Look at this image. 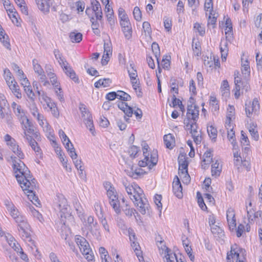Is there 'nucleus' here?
<instances>
[{"label":"nucleus","mask_w":262,"mask_h":262,"mask_svg":"<svg viewBox=\"0 0 262 262\" xmlns=\"http://www.w3.org/2000/svg\"><path fill=\"white\" fill-rule=\"evenodd\" d=\"M7 210L17 224L19 235L28 246L35 244L34 241L31 236L30 231L31 227L27 219L18 210L13 203L8 200L4 201Z\"/></svg>","instance_id":"f257e3e1"},{"label":"nucleus","mask_w":262,"mask_h":262,"mask_svg":"<svg viewBox=\"0 0 262 262\" xmlns=\"http://www.w3.org/2000/svg\"><path fill=\"white\" fill-rule=\"evenodd\" d=\"M11 159L15 177L21 188L30 191L35 186L36 180L32 178L30 170L21 159L14 156H11Z\"/></svg>","instance_id":"f03ea898"},{"label":"nucleus","mask_w":262,"mask_h":262,"mask_svg":"<svg viewBox=\"0 0 262 262\" xmlns=\"http://www.w3.org/2000/svg\"><path fill=\"white\" fill-rule=\"evenodd\" d=\"M123 185L130 199L135 205L139 207V210L142 214L148 210L149 205L148 201L144 197L143 190L136 184H129L127 181H123Z\"/></svg>","instance_id":"7ed1b4c3"},{"label":"nucleus","mask_w":262,"mask_h":262,"mask_svg":"<svg viewBox=\"0 0 262 262\" xmlns=\"http://www.w3.org/2000/svg\"><path fill=\"white\" fill-rule=\"evenodd\" d=\"M83 227L81 228L82 232L88 235L90 232L96 239H99L101 237L100 229L98 223L94 221V218L92 215H89L86 218H84Z\"/></svg>","instance_id":"20e7f679"},{"label":"nucleus","mask_w":262,"mask_h":262,"mask_svg":"<svg viewBox=\"0 0 262 262\" xmlns=\"http://www.w3.org/2000/svg\"><path fill=\"white\" fill-rule=\"evenodd\" d=\"M142 150L144 158L143 160L139 162L138 165L140 167H145L148 166L149 169H151L155 166L158 162V154L157 151H153L150 154V159L149 158V154L147 150L149 148L148 144L144 142L142 144Z\"/></svg>","instance_id":"39448f33"},{"label":"nucleus","mask_w":262,"mask_h":262,"mask_svg":"<svg viewBox=\"0 0 262 262\" xmlns=\"http://www.w3.org/2000/svg\"><path fill=\"white\" fill-rule=\"evenodd\" d=\"M57 200L55 202L56 208L59 210L60 217L63 224L65 222L63 218H72L70 206L68 205L67 199L62 194L57 195Z\"/></svg>","instance_id":"423d86ee"},{"label":"nucleus","mask_w":262,"mask_h":262,"mask_svg":"<svg viewBox=\"0 0 262 262\" xmlns=\"http://www.w3.org/2000/svg\"><path fill=\"white\" fill-rule=\"evenodd\" d=\"M20 122L22 124V127L24 130V137L25 139H26V135L32 136L37 140H39L40 139L39 133L34 131L33 125L27 117L25 119H22Z\"/></svg>","instance_id":"0eeeda50"},{"label":"nucleus","mask_w":262,"mask_h":262,"mask_svg":"<svg viewBox=\"0 0 262 262\" xmlns=\"http://www.w3.org/2000/svg\"><path fill=\"white\" fill-rule=\"evenodd\" d=\"M199 115V107L197 105H187L186 118L184 120V123L197 121Z\"/></svg>","instance_id":"6e6552de"},{"label":"nucleus","mask_w":262,"mask_h":262,"mask_svg":"<svg viewBox=\"0 0 262 262\" xmlns=\"http://www.w3.org/2000/svg\"><path fill=\"white\" fill-rule=\"evenodd\" d=\"M60 65L63 69L66 74L72 79L75 82L78 83V78L76 76V73L72 69L71 67L69 65L67 61L64 60L63 58H61L58 60Z\"/></svg>","instance_id":"1a4fd4ad"},{"label":"nucleus","mask_w":262,"mask_h":262,"mask_svg":"<svg viewBox=\"0 0 262 262\" xmlns=\"http://www.w3.org/2000/svg\"><path fill=\"white\" fill-rule=\"evenodd\" d=\"M80 110L81 111L82 117L83 118L84 122L86 127L89 128L93 135H95L93 121L91 114L85 108H83V110L80 108Z\"/></svg>","instance_id":"9d476101"},{"label":"nucleus","mask_w":262,"mask_h":262,"mask_svg":"<svg viewBox=\"0 0 262 262\" xmlns=\"http://www.w3.org/2000/svg\"><path fill=\"white\" fill-rule=\"evenodd\" d=\"M245 111L248 117H250L253 112H255L259 109V104L257 98H255L252 102H249L245 104Z\"/></svg>","instance_id":"9b49d317"},{"label":"nucleus","mask_w":262,"mask_h":262,"mask_svg":"<svg viewBox=\"0 0 262 262\" xmlns=\"http://www.w3.org/2000/svg\"><path fill=\"white\" fill-rule=\"evenodd\" d=\"M172 190L173 193L177 198L179 199L182 198V186L179 178L177 176L175 177L173 182Z\"/></svg>","instance_id":"f8f14e48"},{"label":"nucleus","mask_w":262,"mask_h":262,"mask_svg":"<svg viewBox=\"0 0 262 262\" xmlns=\"http://www.w3.org/2000/svg\"><path fill=\"white\" fill-rule=\"evenodd\" d=\"M104 54L102 56L101 63L103 66L107 64L110 58V55H112V50L110 42H104Z\"/></svg>","instance_id":"ddd939ff"},{"label":"nucleus","mask_w":262,"mask_h":262,"mask_svg":"<svg viewBox=\"0 0 262 262\" xmlns=\"http://www.w3.org/2000/svg\"><path fill=\"white\" fill-rule=\"evenodd\" d=\"M38 8L44 13H48L50 11V6L52 4V0H36Z\"/></svg>","instance_id":"4468645a"},{"label":"nucleus","mask_w":262,"mask_h":262,"mask_svg":"<svg viewBox=\"0 0 262 262\" xmlns=\"http://www.w3.org/2000/svg\"><path fill=\"white\" fill-rule=\"evenodd\" d=\"M84 257L89 262H94V255L90 247H78Z\"/></svg>","instance_id":"2eb2a0df"},{"label":"nucleus","mask_w":262,"mask_h":262,"mask_svg":"<svg viewBox=\"0 0 262 262\" xmlns=\"http://www.w3.org/2000/svg\"><path fill=\"white\" fill-rule=\"evenodd\" d=\"M92 11L95 12L97 20H101L102 18V12L100 3L97 0H93L91 2Z\"/></svg>","instance_id":"dca6fc26"},{"label":"nucleus","mask_w":262,"mask_h":262,"mask_svg":"<svg viewBox=\"0 0 262 262\" xmlns=\"http://www.w3.org/2000/svg\"><path fill=\"white\" fill-rule=\"evenodd\" d=\"M242 73L244 76V79L246 80L245 82L247 83L250 76V69L248 60L243 61V59H242ZM246 84L244 86H246Z\"/></svg>","instance_id":"f3484780"},{"label":"nucleus","mask_w":262,"mask_h":262,"mask_svg":"<svg viewBox=\"0 0 262 262\" xmlns=\"http://www.w3.org/2000/svg\"><path fill=\"white\" fill-rule=\"evenodd\" d=\"M11 106L13 108L14 113L17 116L19 121L22 119H25L27 117L25 115L24 111L21 108L20 105L16 104L15 102H13Z\"/></svg>","instance_id":"a211bd4d"},{"label":"nucleus","mask_w":262,"mask_h":262,"mask_svg":"<svg viewBox=\"0 0 262 262\" xmlns=\"http://www.w3.org/2000/svg\"><path fill=\"white\" fill-rule=\"evenodd\" d=\"M26 140H27L29 145L31 147L32 149L37 154H40L41 153V149L40 147L38 146V143L36 141L35 139L32 136H28L26 135Z\"/></svg>","instance_id":"6ab92c4d"},{"label":"nucleus","mask_w":262,"mask_h":262,"mask_svg":"<svg viewBox=\"0 0 262 262\" xmlns=\"http://www.w3.org/2000/svg\"><path fill=\"white\" fill-rule=\"evenodd\" d=\"M37 94L39 96V99H41L46 103L47 105L50 110L53 107L56 105L43 91H38Z\"/></svg>","instance_id":"aec40b11"},{"label":"nucleus","mask_w":262,"mask_h":262,"mask_svg":"<svg viewBox=\"0 0 262 262\" xmlns=\"http://www.w3.org/2000/svg\"><path fill=\"white\" fill-rule=\"evenodd\" d=\"M108 198L110 199V204L114 209L115 212L117 214L120 213L121 212V210L120 209V203L116 194L112 195L111 197Z\"/></svg>","instance_id":"412c9836"},{"label":"nucleus","mask_w":262,"mask_h":262,"mask_svg":"<svg viewBox=\"0 0 262 262\" xmlns=\"http://www.w3.org/2000/svg\"><path fill=\"white\" fill-rule=\"evenodd\" d=\"M188 164H183V165H179V176L180 177L183 176V178L186 181V183L189 182L190 181V176L188 173Z\"/></svg>","instance_id":"4be33fe9"},{"label":"nucleus","mask_w":262,"mask_h":262,"mask_svg":"<svg viewBox=\"0 0 262 262\" xmlns=\"http://www.w3.org/2000/svg\"><path fill=\"white\" fill-rule=\"evenodd\" d=\"M163 140L164 144L167 148L171 149L174 146L175 139L172 134H169L165 135Z\"/></svg>","instance_id":"5701e85b"},{"label":"nucleus","mask_w":262,"mask_h":262,"mask_svg":"<svg viewBox=\"0 0 262 262\" xmlns=\"http://www.w3.org/2000/svg\"><path fill=\"white\" fill-rule=\"evenodd\" d=\"M36 181L35 182V186L32 189H31L30 191L29 190L25 189L24 188H21L23 191H26V193H29V194H28V197L30 199H32L31 200L32 202L37 206V204L40 205L39 200L38 197L34 194V192H33L34 189L36 188Z\"/></svg>","instance_id":"b1692460"},{"label":"nucleus","mask_w":262,"mask_h":262,"mask_svg":"<svg viewBox=\"0 0 262 262\" xmlns=\"http://www.w3.org/2000/svg\"><path fill=\"white\" fill-rule=\"evenodd\" d=\"M228 43L227 39L221 40L220 45V49L222 59H226L228 52Z\"/></svg>","instance_id":"393cba45"},{"label":"nucleus","mask_w":262,"mask_h":262,"mask_svg":"<svg viewBox=\"0 0 262 262\" xmlns=\"http://www.w3.org/2000/svg\"><path fill=\"white\" fill-rule=\"evenodd\" d=\"M197 121L190 122L189 123H184L186 126V129L190 130V133L192 136H195V135L199 134L198 132V126L196 123Z\"/></svg>","instance_id":"a878e982"},{"label":"nucleus","mask_w":262,"mask_h":262,"mask_svg":"<svg viewBox=\"0 0 262 262\" xmlns=\"http://www.w3.org/2000/svg\"><path fill=\"white\" fill-rule=\"evenodd\" d=\"M222 169V165H220V163L216 160L211 166L212 176L215 177H219L221 174Z\"/></svg>","instance_id":"bb28decb"},{"label":"nucleus","mask_w":262,"mask_h":262,"mask_svg":"<svg viewBox=\"0 0 262 262\" xmlns=\"http://www.w3.org/2000/svg\"><path fill=\"white\" fill-rule=\"evenodd\" d=\"M245 82L242 80L241 78H238L237 77H235V88L234 90L235 91L234 95L236 99H238L240 95V90L242 86H243Z\"/></svg>","instance_id":"cd10ccee"},{"label":"nucleus","mask_w":262,"mask_h":262,"mask_svg":"<svg viewBox=\"0 0 262 262\" xmlns=\"http://www.w3.org/2000/svg\"><path fill=\"white\" fill-rule=\"evenodd\" d=\"M64 145L71 158L72 159H76L77 158V155L73 144L71 142H67L66 143L64 144Z\"/></svg>","instance_id":"c85d7f7f"},{"label":"nucleus","mask_w":262,"mask_h":262,"mask_svg":"<svg viewBox=\"0 0 262 262\" xmlns=\"http://www.w3.org/2000/svg\"><path fill=\"white\" fill-rule=\"evenodd\" d=\"M24 88V90L27 94L28 98L30 99L31 101H34V93H33L31 86L30 85V82L28 81V83H26V84H21Z\"/></svg>","instance_id":"c756f323"},{"label":"nucleus","mask_w":262,"mask_h":262,"mask_svg":"<svg viewBox=\"0 0 262 262\" xmlns=\"http://www.w3.org/2000/svg\"><path fill=\"white\" fill-rule=\"evenodd\" d=\"M240 248H233V247H231V249L230 252H228L227 254V262H234L233 259H236V255L234 254V253H239Z\"/></svg>","instance_id":"7c9ffc66"},{"label":"nucleus","mask_w":262,"mask_h":262,"mask_svg":"<svg viewBox=\"0 0 262 262\" xmlns=\"http://www.w3.org/2000/svg\"><path fill=\"white\" fill-rule=\"evenodd\" d=\"M9 87L17 98H20L21 97V94L20 92L19 86L18 85L17 83L15 80H14V82L12 81V82L11 83V85H9Z\"/></svg>","instance_id":"2f4dec72"},{"label":"nucleus","mask_w":262,"mask_h":262,"mask_svg":"<svg viewBox=\"0 0 262 262\" xmlns=\"http://www.w3.org/2000/svg\"><path fill=\"white\" fill-rule=\"evenodd\" d=\"M0 40L7 49H10V44L9 41V37L5 33V31H0Z\"/></svg>","instance_id":"473e14b6"},{"label":"nucleus","mask_w":262,"mask_h":262,"mask_svg":"<svg viewBox=\"0 0 262 262\" xmlns=\"http://www.w3.org/2000/svg\"><path fill=\"white\" fill-rule=\"evenodd\" d=\"M211 230L212 233L215 235V237H217L219 238H221L223 240L222 237L224 236V233L222 229L219 226L215 225L211 227Z\"/></svg>","instance_id":"72a5a7b5"},{"label":"nucleus","mask_w":262,"mask_h":262,"mask_svg":"<svg viewBox=\"0 0 262 262\" xmlns=\"http://www.w3.org/2000/svg\"><path fill=\"white\" fill-rule=\"evenodd\" d=\"M69 37L72 42L78 43L82 40V34L79 32H72Z\"/></svg>","instance_id":"f704fd0d"},{"label":"nucleus","mask_w":262,"mask_h":262,"mask_svg":"<svg viewBox=\"0 0 262 262\" xmlns=\"http://www.w3.org/2000/svg\"><path fill=\"white\" fill-rule=\"evenodd\" d=\"M0 118L6 119L8 123H10L12 119L11 116L5 112V108L2 106L1 103H0Z\"/></svg>","instance_id":"c9c22d12"},{"label":"nucleus","mask_w":262,"mask_h":262,"mask_svg":"<svg viewBox=\"0 0 262 262\" xmlns=\"http://www.w3.org/2000/svg\"><path fill=\"white\" fill-rule=\"evenodd\" d=\"M166 249L164 250L165 251V257L166 259V262H174V259L175 258L174 256L173 255V254H176L175 253L173 252L171 249L168 248V247H165Z\"/></svg>","instance_id":"e433bc0d"},{"label":"nucleus","mask_w":262,"mask_h":262,"mask_svg":"<svg viewBox=\"0 0 262 262\" xmlns=\"http://www.w3.org/2000/svg\"><path fill=\"white\" fill-rule=\"evenodd\" d=\"M212 151L209 149L207 150L203 155V161L205 165H207L213 162L212 160Z\"/></svg>","instance_id":"4c0bfd02"},{"label":"nucleus","mask_w":262,"mask_h":262,"mask_svg":"<svg viewBox=\"0 0 262 262\" xmlns=\"http://www.w3.org/2000/svg\"><path fill=\"white\" fill-rule=\"evenodd\" d=\"M131 83L132 84V86L135 91L137 93V95L138 97H141L142 95V92H141V89L140 88V83L138 79L135 78V80H130Z\"/></svg>","instance_id":"58836bf2"},{"label":"nucleus","mask_w":262,"mask_h":262,"mask_svg":"<svg viewBox=\"0 0 262 262\" xmlns=\"http://www.w3.org/2000/svg\"><path fill=\"white\" fill-rule=\"evenodd\" d=\"M172 107H175L177 105H178L180 107V110L184 113L185 112V107L183 105L182 101L179 99H177L176 97V96L175 95H173L172 96ZM170 106H171V105H170Z\"/></svg>","instance_id":"ea45409f"},{"label":"nucleus","mask_w":262,"mask_h":262,"mask_svg":"<svg viewBox=\"0 0 262 262\" xmlns=\"http://www.w3.org/2000/svg\"><path fill=\"white\" fill-rule=\"evenodd\" d=\"M151 49L157 59V62L159 63V60H160V51L158 44L156 42H153L151 45Z\"/></svg>","instance_id":"a19ab883"},{"label":"nucleus","mask_w":262,"mask_h":262,"mask_svg":"<svg viewBox=\"0 0 262 262\" xmlns=\"http://www.w3.org/2000/svg\"><path fill=\"white\" fill-rule=\"evenodd\" d=\"M75 241L77 246H90L86 239L80 235H76L75 236Z\"/></svg>","instance_id":"79ce46f5"},{"label":"nucleus","mask_w":262,"mask_h":262,"mask_svg":"<svg viewBox=\"0 0 262 262\" xmlns=\"http://www.w3.org/2000/svg\"><path fill=\"white\" fill-rule=\"evenodd\" d=\"M207 132L209 136L212 141L215 142L217 137V130L212 125L207 127Z\"/></svg>","instance_id":"37998d69"},{"label":"nucleus","mask_w":262,"mask_h":262,"mask_svg":"<svg viewBox=\"0 0 262 262\" xmlns=\"http://www.w3.org/2000/svg\"><path fill=\"white\" fill-rule=\"evenodd\" d=\"M227 137L233 147L235 148V146H237V144L235 139V133L233 131V127L232 128L228 130Z\"/></svg>","instance_id":"c03bdc74"},{"label":"nucleus","mask_w":262,"mask_h":262,"mask_svg":"<svg viewBox=\"0 0 262 262\" xmlns=\"http://www.w3.org/2000/svg\"><path fill=\"white\" fill-rule=\"evenodd\" d=\"M11 149L20 159H23L24 158L25 155L17 144L13 147L11 148Z\"/></svg>","instance_id":"a18cd8bd"},{"label":"nucleus","mask_w":262,"mask_h":262,"mask_svg":"<svg viewBox=\"0 0 262 262\" xmlns=\"http://www.w3.org/2000/svg\"><path fill=\"white\" fill-rule=\"evenodd\" d=\"M4 139L5 141L7 142V145L9 146L10 149L13 147L17 144L15 140L8 134L5 136Z\"/></svg>","instance_id":"49530a36"},{"label":"nucleus","mask_w":262,"mask_h":262,"mask_svg":"<svg viewBox=\"0 0 262 262\" xmlns=\"http://www.w3.org/2000/svg\"><path fill=\"white\" fill-rule=\"evenodd\" d=\"M12 249L14 250V251H16L18 254L19 253L21 258L23 260L26 261H27L28 260L27 255L24 252L23 249L21 248V247H12Z\"/></svg>","instance_id":"de8ad7c7"},{"label":"nucleus","mask_w":262,"mask_h":262,"mask_svg":"<svg viewBox=\"0 0 262 262\" xmlns=\"http://www.w3.org/2000/svg\"><path fill=\"white\" fill-rule=\"evenodd\" d=\"M4 238L7 242L9 246H11V245H13V246H16V244H19L15 238L9 233L5 234Z\"/></svg>","instance_id":"09e8293b"},{"label":"nucleus","mask_w":262,"mask_h":262,"mask_svg":"<svg viewBox=\"0 0 262 262\" xmlns=\"http://www.w3.org/2000/svg\"><path fill=\"white\" fill-rule=\"evenodd\" d=\"M94 208L96 212V214L98 218L102 217L104 216V213L102 210V208L100 204L98 203H96L94 204Z\"/></svg>","instance_id":"8fccbe9b"},{"label":"nucleus","mask_w":262,"mask_h":262,"mask_svg":"<svg viewBox=\"0 0 262 262\" xmlns=\"http://www.w3.org/2000/svg\"><path fill=\"white\" fill-rule=\"evenodd\" d=\"M4 77L6 82H9V80H11V83H12V81L14 82L15 80L12 73L8 69H5L4 70Z\"/></svg>","instance_id":"3c124183"},{"label":"nucleus","mask_w":262,"mask_h":262,"mask_svg":"<svg viewBox=\"0 0 262 262\" xmlns=\"http://www.w3.org/2000/svg\"><path fill=\"white\" fill-rule=\"evenodd\" d=\"M246 251L244 249H240L239 253H234L236 255V262H244V260L245 259V256L246 255Z\"/></svg>","instance_id":"603ef678"},{"label":"nucleus","mask_w":262,"mask_h":262,"mask_svg":"<svg viewBox=\"0 0 262 262\" xmlns=\"http://www.w3.org/2000/svg\"><path fill=\"white\" fill-rule=\"evenodd\" d=\"M30 111L34 117H36V115H38L39 114V110L34 101H31V103L30 104L29 106Z\"/></svg>","instance_id":"864d4df0"},{"label":"nucleus","mask_w":262,"mask_h":262,"mask_svg":"<svg viewBox=\"0 0 262 262\" xmlns=\"http://www.w3.org/2000/svg\"><path fill=\"white\" fill-rule=\"evenodd\" d=\"M192 46L194 54L198 56H200L201 54V47L200 42H195L194 45V42L193 41Z\"/></svg>","instance_id":"5fc2aeb1"},{"label":"nucleus","mask_w":262,"mask_h":262,"mask_svg":"<svg viewBox=\"0 0 262 262\" xmlns=\"http://www.w3.org/2000/svg\"><path fill=\"white\" fill-rule=\"evenodd\" d=\"M122 210L125 215L128 217L132 216L133 214H134L135 212H136V210L135 209L130 208V207L127 204H126L123 208Z\"/></svg>","instance_id":"6e6d98bb"},{"label":"nucleus","mask_w":262,"mask_h":262,"mask_svg":"<svg viewBox=\"0 0 262 262\" xmlns=\"http://www.w3.org/2000/svg\"><path fill=\"white\" fill-rule=\"evenodd\" d=\"M118 99L122 101H129L131 100V96L122 91H118Z\"/></svg>","instance_id":"4d7b16f0"},{"label":"nucleus","mask_w":262,"mask_h":262,"mask_svg":"<svg viewBox=\"0 0 262 262\" xmlns=\"http://www.w3.org/2000/svg\"><path fill=\"white\" fill-rule=\"evenodd\" d=\"M98 220H99L100 223L102 225L103 228L104 230H105V231L107 233H110V227H109V225H108V223L106 220L105 217H104L103 216L102 218L101 217L98 218Z\"/></svg>","instance_id":"13d9d810"},{"label":"nucleus","mask_w":262,"mask_h":262,"mask_svg":"<svg viewBox=\"0 0 262 262\" xmlns=\"http://www.w3.org/2000/svg\"><path fill=\"white\" fill-rule=\"evenodd\" d=\"M19 78V80L21 81V84H26V83H28V80L25 76L24 72L19 69L18 71L16 72Z\"/></svg>","instance_id":"bf43d9fd"},{"label":"nucleus","mask_w":262,"mask_h":262,"mask_svg":"<svg viewBox=\"0 0 262 262\" xmlns=\"http://www.w3.org/2000/svg\"><path fill=\"white\" fill-rule=\"evenodd\" d=\"M33 65L34 70L35 73L38 74H41L44 73V71L40 64L37 63V61L35 59L33 60Z\"/></svg>","instance_id":"052dcab7"},{"label":"nucleus","mask_w":262,"mask_h":262,"mask_svg":"<svg viewBox=\"0 0 262 262\" xmlns=\"http://www.w3.org/2000/svg\"><path fill=\"white\" fill-rule=\"evenodd\" d=\"M139 151V147H138L135 145H133L131 147H130V148H129L128 153H129L130 157H132L133 158H135L136 157L137 154H138Z\"/></svg>","instance_id":"680f3d73"},{"label":"nucleus","mask_w":262,"mask_h":262,"mask_svg":"<svg viewBox=\"0 0 262 262\" xmlns=\"http://www.w3.org/2000/svg\"><path fill=\"white\" fill-rule=\"evenodd\" d=\"M58 157L61 162L62 166L66 169L67 170H68V160L64 157V154L60 150L58 153H57Z\"/></svg>","instance_id":"e2e57ef3"},{"label":"nucleus","mask_w":262,"mask_h":262,"mask_svg":"<svg viewBox=\"0 0 262 262\" xmlns=\"http://www.w3.org/2000/svg\"><path fill=\"white\" fill-rule=\"evenodd\" d=\"M133 15L137 21H140L142 18L141 12L138 7H135L133 11Z\"/></svg>","instance_id":"0e129e2a"},{"label":"nucleus","mask_w":262,"mask_h":262,"mask_svg":"<svg viewBox=\"0 0 262 262\" xmlns=\"http://www.w3.org/2000/svg\"><path fill=\"white\" fill-rule=\"evenodd\" d=\"M134 251L136 256L138 258L140 262H144V258L143 256L142 251L141 250V247H136L134 249Z\"/></svg>","instance_id":"69168bd1"},{"label":"nucleus","mask_w":262,"mask_h":262,"mask_svg":"<svg viewBox=\"0 0 262 262\" xmlns=\"http://www.w3.org/2000/svg\"><path fill=\"white\" fill-rule=\"evenodd\" d=\"M170 56L165 55L162 60V66L164 69H168L170 66Z\"/></svg>","instance_id":"338daca9"},{"label":"nucleus","mask_w":262,"mask_h":262,"mask_svg":"<svg viewBox=\"0 0 262 262\" xmlns=\"http://www.w3.org/2000/svg\"><path fill=\"white\" fill-rule=\"evenodd\" d=\"M143 173V169L141 168L136 169L134 171H132L128 175L134 179H137L138 177Z\"/></svg>","instance_id":"774afa93"}]
</instances>
